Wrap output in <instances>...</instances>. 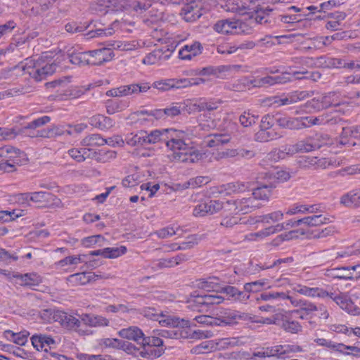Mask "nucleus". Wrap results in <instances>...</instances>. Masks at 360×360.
<instances>
[{
    "label": "nucleus",
    "instance_id": "obj_1",
    "mask_svg": "<svg viewBox=\"0 0 360 360\" xmlns=\"http://www.w3.org/2000/svg\"><path fill=\"white\" fill-rule=\"evenodd\" d=\"M184 132H177L173 129H155L150 133L144 131L146 144H155L160 141L165 143L171 151L168 155L171 161L185 163H195L207 157L206 153L188 147L184 140Z\"/></svg>",
    "mask_w": 360,
    "mask_h": 360
},
{
    "label": "nucleus",
    "instance_id": "obj_2",
    "mask_svg": "<svg viewBox=\"0 0 360 360\" xmlns=\"http://www.w3.org/2000/svg\"><path fill=\"white\" fill-rule=\"evenodd\" d=\"M20 68L24 74L29 75L36 81L45 79L56 71V65L51 59L46 60L44 57L39 58L36 60L27 58Z\"/></svg>",
    "mask_w": 360,
    "mask_h": 360
},
{
    "label": "nucleus",
    "instance_id": "obj_3",
    "mask_svg": "<svg viewBox=\"0 0 360 360\" xmlns=\"http://www.w3.org/2000/svg\"><path fill=\"white\" fill-rule=\"evenodd\" d=\"M139 313L147 319L158 321L162 326L178 328L189 326L188 320L164 314L162 311L157 310L153 307H145Z\"/></svg>",
    "mask_w": 360,
    "mask_h": 360
},
{
    "label": "nucleus",
    "instance_id": "obj_4",
    "mask_svg": "<svg viewBox=\"0 0 360 360\" xmlns=\"http://www.w3.org/2000/svg\"><path fill=\"white\" fill-rule=\"evenodd\" d=\"M205 79L202 78L191 79H165L155 81L153 83L152 87L160 91H167L171 89L185 88L193 85L204 84Z\"/></svg>",
    "mask_w": 360,
    "mask_h": 360
},
{
    "label": "nucleus",
    "instance_id": "obj_5",
    "mask_svg": "<svg viewBox=\"0 0 360 360\" xmlns=\"http://www.w3.org/2000/svg\"><path fill=\"white\" fill-rule=\"evenodd\" d=\"M25 156L23 152L11 146H5L0 148V157L2 158L1 166L5 171L9 172L15 169L16 165L22 163Z\"/></svg>",
    "mask_w": 360,
    "mask_h": 360
},
{
    "label": "nucleus",
    "instance_id": "obj_6",
    "mask_svg": "<svg viewBox=\"0 0 360 360\" xmlns=\"http://www.w3.org/2000/svg\"><path fill=\"white\" fill-rule=\"evenodd\" d=\"M238 126L236 123L229 122L227 129L220 133L212 134L207 136L206 146L215 148L229 143L237 136Z\"/></svg>",
    "mask_w": 360,
    "mask_h": 360
},
{
    "label": "nucleus",
    "instance_id": "obj_7",
    "mask_svg": "<svg viewBox=\"0 0 360 360\" xmlns=\"http://www.w3.org/2000/svg\"><path fill=\"white\" fill-rule=\"evenodd\" d=\"M309 96L307 91H295L288 94L283 98L278 96H272L264 101V103L267 105H276L277 106L290 105L298 101H302Z\"/></svg>",
    "mask_w": 360,
    "mask_h": 360
},
{
    "label": "nucleus",
    "instance_id": "obj_8",
    "mask_svg": "<svg viewBox=\"0 0 360 360\" xmlns=\"http://www.w3.org/2000/svg\"><path fill=\"white\" fill-rule=\"evenodd\" d=\"M316 146L313 142L311 136L300 140L292 145H285V150L290 155L299 153H308L315 150Z\"/></svg>",
    "mask_w": 360,
    "mask_h": 360
},
{
    "label": "nucleus",
    "instance_id": "obj_9",
    "mask_svg": "<svg viewBox=\"0 0 360 360\" xmlns=\"http://www.w3.org/2000/svg\"><path fill=\"white\" fill-rule=\"evenodd\" d=\"M173 51V47L169 48V46L155 49L143 59V63L153 65L160 60H166L170 58Z\"/></svg>",
    "mask_w": 360,
    "mask_h": 360
},
{
    "label": "nucleus",
    "instance_id": "obj_10",
    "mask_svg": "<svg viewBox=\"0 0 360 360\" xmlns=\"http://www.w3.org/2000/svg\"><path fill=\"white\" fill-rule=\"evenodd\" d=\"M89 53L91 65H101L104 63L110 61L114 57L113 51L109 48L89 51Z\"/></svg>",
    "mask_w": 360,
    "mask_h": 360
},
{
    "label": "nucleus",
    "instance_id": "obj_11",
    "mask_svg": "<svg viewBox=\"0 0 360 360\" xmlns=\"http://www.w3.org/2000/svg\"><path fill=\"white\" fill-rule=\"evenodd\" d=\"M202 14L201 6L195 1L186 2L181 11V15L187 22L195 21Z\"/></svg>",
    "mask_w": 360,
    "mask_h": 360
},
{
    "label": "nucleus",
    "instance_id": "obj_12",
    "mask_svg": "<svg viewBox=\"0 0 360 360\" xmlns=\"http://www.w3.org/2000/svg\"><path fill=\"white\" fill-rule=\"evenodd\" d=\"M53 319L58 321L60 324L69 329L78 330L81 325L80 319H77L72 315L68 314L65 312L58 311L53 316Z\"/></svg>",
    "mask_w": 360,
    "mask_h": 360
},
{
    "label": "nucleus",
    "instance_id": "obj_13",
    "mask_svg": "<svg viewBox=\"0 0 360 360\" xmlns=\"http://www.w3.org/2000/svg\"><path fill=\"white\" fill-rule=\"evenodd\" d=\"M237 201V205L238 206V213L241 214L250 213L262 207V203L256 200V199H255L251 194H250L248 197L238 198Z\"/></svg>",
    "mask_w": 360,
    "mask_h": 360
},
{
    "label": "nucleus",
    "instance_id": "obj_14",
    "mask_svg": "<svg viewBox=\"0 0 360 360\" xmlns=\"http://www.w3.org/2000/svg\"><path fill=\"white\" fill-rule=\"evenodd\" d=\"M189 326L188 327H182L179 326L178 328H174L175 330H173L174 336L176 338H195V339H203V338H209L213 335L212 332L209 330H197L192 333V334H188L186 330L191 326L190 322L188 321Z\"/></svg>",
    "mask_w": 360,
    "mask_h": 360
},
{
    "label": "nucleus",
    "instance_id": "obj_15",
    "mask_svg": "<svg viewBox=\"0 0 360 360\" xmlns=\"http://www.w3.org/2000/svg\"><path fill=\"white\" fill-rule=\"evenodd\" d=\"M13 277L16 278L19 285L22 286H26L32 288L39 285L41 281V277L37 273H27L25 274H20L18 272H13Z\"/></svg>",
    "mask_w": 360,
    "mask_h": 360
},
{
    "label": "nucleus",
    "instance_id": "obj_16",
    "mask_svg": "<svg viewBox=\"0 0 360 360\" xmlns=\"http://www.w3.org/2000/svg\"><path fill=\"white\" fill-rule=\"evenodd\" d=\"M202 47L198 41H193L181 46L179 51V58L182 60H191L202 53Z\"/></svg>",
    "mask_w": 360,
    "mask_h": 360
},
{
    "label": "nucleus",
    "instance_id": "obj_17",
    "mask_svg": "<svg viewBox=\"0 0 360 360\" xmlns=\"http://www.w3.org/2000/svg\"><path fill=\"white\" fill-rule=\"evenodd\" d=\"M281 318H279V325L285 331L290 333H297L302 330V326L297 321L292 320L290 316L281 311Z\"/></svg>",
    "mask_w": 360,
    "mask_h": 360
},
{
    "label": "nucleus",
    "instance_id": "obj_18",
    "mask_svg": "<svg viewBox=\"0 0 360 360\" xmlns=\"http://www.w3.org/2000/svg\"><path fill=\"white\" fill-rule=\"evenodd\" d=\"M250 8L251 10L249 14L246 15L250 17L251 22H252L255 25L257 24L266 23L268 20L266 18L269 15V13L273 11V8H270L269 7L263 8L259 5Z\"/></svg>",
    "mask_w": 360,
    "mask_h": 360
},
{
    "label": "nucleus",
    "instance_id": "obj_19",
    "mask_svg": "<svg viewBox=\"0 0 360 360\" xmlns=\"http://www.w3.org/2000/svg\"><path fill=\"white\" fill-rule=\"evenodd\" d=\"M224 11L245 15L250 12V6L240 0H227L222 6Z\"/></svg>",
    "mask_w": 360,
    "mask_h": 360
},
{
    "label": "nucleus",
    "instance_id": "obj_20",
    "mask_svg": "<svg viewBox=\"0 0 360 360\" xmlns=\"http://www.w3.org/2000/svg\"><path fill=\"white\" fill-rule=\"evenodd\" d=\"M224 301V298L217 294H204L195 296L194 299L191 300L190 302H193L196 304L197 306H210L219 304Z\"/></svg>",
    "mask_w": 360,
    "mask_h": 360
},
{
    "label": "nucleus",
    "instance_id": "obj_21",
    "mask_svg": "<svg viewBox=\"0 0 360 360\" xmlns=\"http://www.w3.org/2000/svg\"><path fill=\"white\" fill-rule=\"evenodd\" d=\"M301 349L299 346L290 345H278L266 348V355L270 356H281L284 354L300 352Z\"/></svg>",
    "mask_w": 360,
    "mask_h": 360
},
{
    "label": "nucleus",
    "instance_id": "obj_22",
    "mask_svg": "<svg viewBox=\"0 0 360 360\" xmlns=\"http://www.w3.org/2000/svg\"><path fill=\"white\" fill-rule=\"evenodd\" d=\"M293 290L300 295L311 297H326L328 292L320 288H309L306 285L298 284L293 288Z\"/></svg>",
    "mask_w": 360,
    "mask_h": 360
},
{
    "label": "nucleus",
    "instance_id": "obj_23",
    "mask_svg": "<svg viewBox=\"0 0 360 360\" xmlns=\"http://www.w3.org/2000/svg\"><path fill=\"white\" fill-rule=\"evenodd\" d=\"M79 316L81 323L90 327L107 326L109 324V321L101 316L82 314Z\"/></svg>",
    "mask_w": 360,
    "mask_h": 360
},
{
    "label": "nucleus",
    "instance_id": "obj_24",
    "mask_svg": "<svg viewBox=\"0 0 360 360\" xmlns=\"http://www.w3.org/2000/svg\"><path fill=\"white\" fill-rule=\"evenodd\" d=\"M30 200L35 203L41 204L43 207L56 203L55 200L59 201L51 193L45 191L32 192Z\"/></svg>",
    "mask_w": 360,
    "mask_h": 360
},
{
    "label": "nucleus",
    "instance_id": "obj_25",
    "mask_svg": "<svg viewBox=\"0 0 360 360\" xmlns=\"http://www.w3.org/2000/svg\"><path fill=\"white\" fill-rule=\"evenodd\" d=\"M127 252L124 246L119 248H106L101 250H94L89 252L91 256H102L104 258H117Z\"/></svg>",
    "mask_w": 360,
    "mask_h": 360
},
{
    "label": "nucleus",
    "instance_id": "obj_26",
    "mask_svg": "<svg viewBox=\"0 0 360 360\" xmlns=\"http://www.w3.org/2000/svg\"><path fill=\"white\" fill-rule=\"evenodd\" d=\"M325 275L329 278L343 280H352L354 278L349 266L326 269Z\"/></svg>",
    "mask_w": 360,
    "mask_h": 360
},
{
    "label": "nucleus",
    "instance_id": "obj_27",
    "mask_svg": "<svg viewBox=\"0 0 360 360\" xmlns=\"http://www.w3.org/2000/svg\"><path fill=\"white\" fill-rule=\"evenodd\" d=\"M220 293L226 294L228 296V300L233 301L243 302L248 300L250 297V295L245 291H240L237 288L231 285L221 287Z\"/></svg>",
    "mask_w": 360,
    "mask_h": 360
},
{
    "label": "nucleus",
    "instance_id": "obj_28",
    "mask_svg": "<svg viewBox=\"0 0 360 360\" xmlns=\"http://www.w3.org/2000/svg\"><path fill=\"white\" fill-rule=\"evenodd\" d=\"M274 188H275V185L273 181H271L269 184H262V186L255 188L251 193V195L257 201H268L272 194V190Z\"/></svg>",
    "mask_w": 360,
    "mask_h": 360
},
{
    "label": "nucleus",
    "instance_id": "obj_29",
    "mask_svg": "<svg viewBox=\"0 0 360 360\" xmlns=\"http://www.w3.org/2000/svg\"><path fill=\"white\" fill-rule=\"evenodd\" d=\"M281 229V226H269L259 231L250 233L245 236V240L257 242L264 240L266 237L276 233V230Z\"/></svg>",
    "mask_w": 360,
    "mask_h": 360
},
{
    "label": "nucleus",
    "instance_id": "obj_30",
    "mask_svg": "<svg viewBox=\"0 0 360 360\" xmlns=\"http://www.w3.org/2000/svg\"><path fill=\"white\" fill-rule=\"evenodd\" d=\"M248 313L238 311H227L221 316V319H219V321L226 325H231L237 323L238 321H248Z\"/></svg>",
    "mask_w": 360,
    "mask_h": 360
},
{
    "label": "nucleus",
    "instance_id": "obj_31",
    "mask_svg": "<svg viewBox=\"0 0 360 360\" xmlns=\"http://www.w3.org/2000/svg\"><path fill=\"white\" fill-rule=\"evenodd\" d=\"M329 18L326 24V28L333 31L341 29L342 22L346 18V14L343 12L330 13L327 15Z\"/></svg>",
    "mask_w": 360,
    "mask_h": 360
},
{
    "label": "nucleus",
    "instance_id": "obj_32",
    "mask_svg": "<svg viewBox=\"0 0 360 360\" xmlns=\"http://www.w3.org/2000/svg\"><path fill=\"white\" fill-rule=\"evenodd\" d=\"M119 335L125 339L131 340L140 344L143 333L136 326H130L123 328L118 332Z\"/></svg>",
    "mask_w": 360,
    "mask_h": 360
},
{
    "label": "nucleus",
    "instance_id": "obj_33",
    "mask_svg": "<svg viewBox=\"0 0 360 360\" xmlns=\"http://www.w3.org/2000/svg\"><path fill=\"white\" fill-rule=\"evenodd\" d=\"M250 187L249 183L245 182H233L226 185H223L219 188V193H222L226 192L227 194L239 193L245 191Z\"/></svg>",
    "mask_w": 360,
    "mask_h": 360
},
{
    "label": "nucleus",
    "instance_id": "obj_34",
    "mask_svg": "<svg viewBox=\"0 0 360 360\" xmlns=\"http://www.w3.org/2000/svg\"><path fill=\"white\" fill-rule=\"evenodd\" d=\"M236 20H221L215 23L214 29L219 33L236 34Z\"/></svg>",
    "mask_w": 360,
    "mask_h": 360
},
{
    "label": "nucleus",
    "instance_id": "obj_35",
    "mask_svg": "<svg viewBox=\"0 0 360 360\" xmlns=\"http://www.w3.org/2000/svg\"><path fill=\"white\" fill-rule=\"evenodd\" d=\"M360 199L358 191H350L340 198V203L347 207L357 208L360 207Z\"/></svg>",
    "mask_w": 360,
    "mask_h": 360
},
{
    "label": "nucleus",
    "instance_id": "obj_36",
    "mask_svg": "<svg viewBox=\"0 0 360 360\" xmlns=\"http://www.w3.org/2000/svg\"><path fill=\"white\" fill-rule=\"evenodd\" d=\"M279 318H281V311L276 312L271 317H258L255 315H252L251 314H248V321L252 323L266 324V325H279Z\"/></svg>",
    "mask_w": 360,
    "mask_h": 360
},
{
    "label": "nucleus",
    "instance_id": "obj_37",
    "mask_svg": "<svg viewBox=\"0 0 360 360\" xmlns=\"http://www.w3.org/2000/svg\"><path fill=\"white\" fill-rule=\"evenodd\" d=\"M183 233L184 230L182 228L178 225L173 224L157 231L155 234L160 238H167L175 235L180 237L183 235Z\"/></svg>",
    "mask_w": 360,
    "mask_h": 360
},
{
    "label": "nucleus",
    "instance_id": "obj_38",
    "mask_svg": "<svg viewBox=\"0 0 360 360\" xmlns=\"http://www.w3.org/2000/svg\"><path fill=\"white\" fill-rule=\"evenodd\" d=\"M289 300L293 307H299L300 309L305 311L307 314L318 311V307L307 300L297 299L291 296Z\"/></svg>",
    "mask_w": 360,
    "mask_h": 360
},
{
    "label": "nucleus",
    "instance_id": "obj_39",
    "mask_svg": "<svg viewBox=\"0 0 360 360\" xmlns=\"http://www.w3.org/2000/svg\"><path fill=\"white\" fill-rule=\"evenodd\" d=\"M317 210L316 205H308L302 204H294L289 207L285 214L287 215H295L297 214H305V213H315Z\"/></svg>",
    "mask_w": 360,
    "mask_h": 360
},
{
    "label": "nucleus",
    "instance_id": "obj_40",
    "mask_svg": "<svg viewBox=\"0 0 360 360\" xmlns=\"http://www.w3.org/2000/svg\"><path fill=\"white\" fill-rule=\"evenodd\" d=\"M68 58L70 62L74 65L79 66L91 65L89 51L70 53Z\"/></svg>",
    "mask_w": 360,
    "mask_h": 360
},
{
    "label": "nucleus",
    "instance_id": "obj_41",
    "mask_svg": "<svg viewBox=\"0 0 360 360\" xmlns=\"http://www.w3.org/2000/svg\"><path fill=\"white\" fill-rule=\"evenodd\" d=\"M219 278L216 277L210 278L207 280H200L198 287L208 292L212 291L219 293L222 286L217 282Z\"/></svg>",
    "mask_w": 360,
    "mask_h": 360
},
{
    "label": "nucleus",
    "instance_id": "obj_42",
    "mask_svg": "<svg viewBox=\"0 0 360 360\" xmlns=\"http://www.w3.org/2000/svg\"><path fill=\"white\" fill-rule=\"evenodd\" d=\"M4 335L8 340L12 341L15 344L20 346H24L27 342L28 333H15L13 331L8 330L4 331Z\"/></svg>",
    "mask_w": 360,
    "mask_h": 360
},
{
    "label": "nucleus",
    "instance_id": "obj_43",
    "mask_svg": "<svg viewBox=\"0 0 360 360\" xmlns=\"http://www.w3.org/2000/svg\"><path fill=\"white\" fill-rule=\"evenodd\" d=\"M290 80V75L288 73L282 74L281 75L277 76H266L262 78L259 84L262 85H272L278 83H285Z\"/></svg>",
    "mask_w": 360,
    "mask_h": 360
},
{
    "label": "nucleus",
    "instance_id": "obj_44",
    "mask_svg": "<svg viewBox=\"0 0 360 360\" xmlns=\"http://www.w3.org/2000/svg\"><path fill=\"white\" fill-rule=\"evenodd\" d=\"M283 217L284 213L280 210H277L260 216L257 221L265 224H271L281 221Z\"/></svg>",
    "mask_w": 360,
    "mask_h": 360
},
{
    "label": "nucleus",
    "instance_id": "obj_45",
    "mask_svg": "<svg viewBox=\"0 0 360 360\" xmlns=\"http://www.w3.org/2000/svg\"><path fill=\"white\" fill-rule=\"evenodd\" d=\"M359 253H360V244L359 245L356 244V250L354 251L348 250V251H345L341 254L337 253V255H335V253H333L329 250H324L320 253V257L324 260L328 261V260H333L335 258H337L339 257H344L346 256L352 255L353 254H359Z\"/></svg>",
    "mask_w": 360,
    "mask_h": 360
},
{
    "label": "nucleus",
    "instance_id": "obj_46",
    "mask_svg": "<svg viewBox=\"0 0 360 360\" xmlns=\"http://www.w3.org/2000/svg\"><path fill=\"white\" fill-rule=\"evenodd\" d=\"M144 130H141L136 134H129L126 136L124 141L131 146H144Z\"/></svg>",
    "mask_w": 360,
    "mask_h": 360
},
{
    "label": "nucleus",
    "instance_id": "obj_47",
    "mask_svg": "<svg viewBox=\"0 0 360 360\" xmlns=\"http://www.w3.org/2000/svg\"><path fill=\"white\" fill-rule=\"evenodd\" d=\"M321 103L323 108H329L331 106H338L342 103L340 96L334 92H330L321 97Z\"/></svg>",
    "mask_w": 360,
    "mask_h": 360
},
{
    "label": "nucleus",
    "instance_id": "obj_48",
    "mask_svg": "<svg viewBox=\"0 0 360 360\" xmlns=\"http://www.w3.org/2000/svg\"><path fill=\"white\" fill-rule=\"evenodd\" d=\"M134 86L132 84L121 86L116 89H112L107 91L108 96H126L134 94Z\"/></svg>",
    "mask_w": 360,
    "mask_h": 360
},
{
    "label": "nucleus",
    "instance_id": "obj_49",
    "mask_svg": "<svg viewBox=\"0 0 360 360\" xmlns=\"http://www.w3.org/2000/svg\"><path fill=\"white\" fill-rule=\"evenodd\" d=\"M292 60L295 63L301 64L307 67L322 65L323 64V62H325L324 57H319L317 58H313L309 57H296L294 58Z\"/></svg>",
    "mask_w": 360,
    "mask_h": 360
},
{
    "label": "nucleus",
    "instance_id": "obj_50",
    "mask_svg": "<svg viewBox=\"0 0 360 360\" xmlns=\"http://www.w3.org/2000/svg\"><path fill=\"white\" fill-rule=\"evenodd\" d=\"M91 85L88 86H70L64 91L63 95L68 98H78L89 90Z\"/></svg>",
    "mask_w": 360,
    "mask_h": 360
},
{
    "label": "nucleus",
    "instance_id": "obj_51",
    "mask_svg": "<svg viewBox=\"0 0 360 360\" xmlns=\"http://www.w3.org/2000/svg\"><path fill=\"white\" fill-rule=\"evenodd\" d=\"M110 8L109 0H98L90 6V11L92 13L104 15L108 12Z\"/></svg>",
    "mask_w": 360,
    "mask_h": 360
},
{
    "label": "nucleus",
    "instance_id": "obj_52",
    "mask_svg": "<svg viewBox=\"0 0 360 360\" xmlns=\"http://www.w3.org/2000/svg\"><path fill=\"white\" fill-rule=\"evenodd\" d=\"M328 219L323 214H313L302 218L303 224L307 226H317L326 224Z\"/></svg>",
    "mask_w": 360,
    "mask_h": 360
},
{
    "label": "nucleus",
    "instance_id": "obj_53",
    "mask_svg": "<svg viewBox=\"0 0 360 360\" xmlns=\"http://www.w3.org/2000/svg\"><path fill=\"white\" fill-rule=\"evenodd\" d=\"M311 122L315 125H321V124H330L333 125L338 123L340 121V118L332 116L331 114L324 113L319 116L314 117Z\"/></svg>",
    "mask_w": 360,
    "mask_h": 360
},
{
    "label": "nucleus",
    "instance_id": "obj_54",
    "mask_svg": "<svg viewBox=\"0 0 360 360\" xmlns=\"http://www.w3.org/2000/svg\"><path fill=\"white\" fill-rule=\"evenodd\" d=\"M105 139L100 134H94L86 136L81 142L84 146H101L105 145Z\"/></svg>",
    "mask_w": 360,
    "mask_h": 360
},
{
    "label": "nucleus",
    "instance_id": "obj_55",
    "mask_svg": "<svg viewBox=\"0 0 360 360\" xmlns=\"http://www.w3.org/2000/svg\"><path fill=\"white\" fill-rule=\"evenodd\" d=\"M313 139L314 143L316 146V149H319L324 146H333L334 145V139L331 138L328 134H316L311 136Z\"/></svg>",
    "mask_w": 360,
    "mask_h": 360
},
{
    "label": "nucleus",
    "instance_id": "obj_56",
    "mask_svg": "<svg viewBox=\"0 0 360 360\" xmlns=\"http://www.w3.org/2000/svg\"><path fill=\"white\" fill-rule=\"evenodd\" d=\"M314 342L319 346L325 347L329 349L343 352L344 344L337 343L326 338H316Z\"/></svg>",
    "mask_w": 360,
    "mask_h": 360
},
{
    "label": "nucleus",
    "instance_id": "obj_57",
    "mask_svg": "<svg viewBox=\"0 0 360 360\" xmlns=\"http://www.w3.org/2000/svg\"><path fill=\"white\" fill-rule=\"evenodd\" d=\"M142 350L139 352V355L143 358L154 359L159 357L162 354V350L155 347L148 345H141Z\"/></svg>",
    "mask_w": 360,
    "mask_h": 360
},
{
    "label": "nucleus",
    "instance_id": "obj_58",
    "mask_svg": "<svg viewBox=\"0 0 360 360\" xmlns=\"http://www.w3.org/2000/svg\"><path fill=\"white\" fill-rule=\"evenodd\" d=\"M105 240L101 235H94L86 237L82 240V245L85 248H92L95 245L103 246Z\"/></svg>",
    "mask_w": 360,
    "mask_h": 360
},
{
    "label": "nucleus",
    "instance_id": "obj_59",
    "mask_svg": "<svg viewBox=\"0 0 360 360\" xmlns=\"http://www.w3.org/2000/svg\"><path fill=\"white\" fill-rule=\"evenodd\" d=\"M87 257L86 255H79L77 256H68L63 259L60 260L57 263V266L62 268L67 265L78 264L84 262L85 258Z\"/></svg>",
    "mask_w": 360,
    "mask_h": 360
},
{
    "label": "nucleus",
    "instance_id": "obj_60",
    "mask_svg": "<svg viewBox=\"0 0 360 360\" xmlns=\"http://www.w3.org/2000/svg\"><path fill=\"white\" fill-rule=\"evenodd\" d=\"M247 21H243L237 20L236 34H249L252 31V28L255 26V24L251 22V19L248 16V18L245 19Z\"/></svg>",
    "mask_w": 360,
    "mask_h": 360
},
{
    "label": "nucleus",
    "instance_id": "obj_61",
    "mask_svg": "<svg viewBox=\"0 0 360 360\" xmlns=\"http://www.w3.org/2000/svg\"><path fill=\"white\" fill-rule=\"evenodd\" d=\"M105 311L107 312L112 313H131L136 311L135 308H133L129 304H110L106 307Z\"/></svg>",
    "mask_w": 360,
    "mask_h": 360
},
{
    "label": "nucleus",
    "instance_id": "obj_62",
    "mask_svg": "<svg viewBox=\"0 0 360 360\" xmlns=\"http://www.w3.org/2000/svg\"><path fill=\"white\" fill-rule=\"evenodd\" d=\"M266 178L271 180H277L278 182L286 181L291 177L290 174L285 170H278L265 174Z\"/></svg>",
    "mask_w": 360,
    "mask_h": 360
},
{
    "label": "nucleus",
    "instance_id": "obj_63",
    "mask_svg": "<svg viewBox=\"0 0 360 360\" xmlns=\"http://www.w3.org/2000/svg\"><path fill=\"white\" fill-rule=\"evenodd\" d=\"M113 49L120 50V51H132L135 50L138 46L139 44L136 41H115L112 44Z\"/></svg>",
    "mask_w": 360,
    "mask_h": 360
},
{
    "label": "nucleus",
    "instance_id": "obj_64",
    "mask_svg": "<svg viewBox=\"0 0 360 360\" xmlns=\"http://www.w3.org/2000/svg\"><path fill=\"white\" fill-rule=\"evenodd\" d=\"M257 118V115H255L249 111H245L240 115L239 122L242 126L248 127L255 124Z\"/></svg>",
    "mask_w": 360,
    "mask_h": 360
}]
</instances>
